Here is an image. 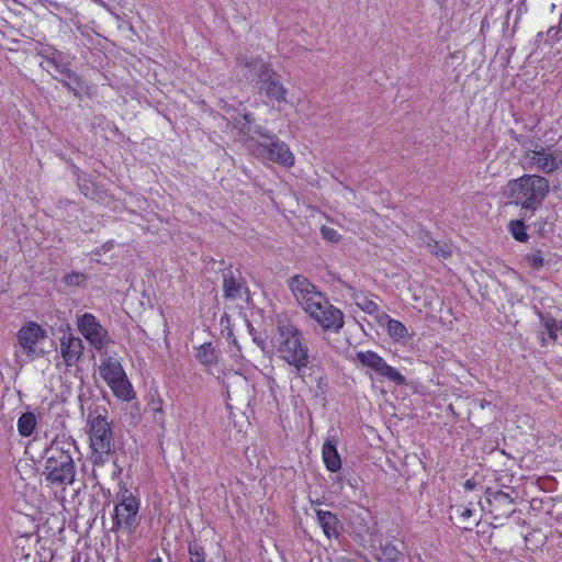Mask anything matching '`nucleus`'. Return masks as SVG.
Returning <instances> with one entry per match:
<instances>
[{
    "label": "nucleus",
    "instance_id": "obj_1",
    "mask_svg": "<svg viewBox=\"0 0 562 562\" xmlns=\"http://www.w3.org/2000/svg\"><path fill=\"white\" fill-rule=\"evenodd\" d=\"M236 67L247 82L256 83L259 94L279 104L286 102L288 88L271 64L260 57L238 55Z\"/></svg>",
    "mask_w": 562,
    "mask_h": 562
},
{
    "label": "nucleus",
    "instance_id": "obj_2",
    "mask_svg": "<svg viewBox=\"0 0 562 562\" xmlns=\"http://www.w3.org/2000/svg\"><path fill=\"white\" fill-rule=\"evenodd\" d=\"M75 454H79L76 440L66 434L56 435L44 449L45 480L55 485H71L76 476Z\"/></svg>",
    "mask_w": 562,
    "mask_h": 562
},
{
    "label": "nucleus",
    "instance_id": "obj_3",
    "mask_svg": "<svg viewBox=\"0 0 562 562\" xmlns=\"http://www.w3.org/2000/svg\"><path fill=\"white\" fill-rule=\"evenodd\" d=\"M550 191V181L540 175H524L507 182L503 194L510 204L520 207L521 213L532 215L541 207Z\"/></svg>",
    "mask_w": 562,
    "mask_h": 562
},
{
    "label": "nucleus",
    "instance_id": "obj_4",
    "mask_svg": "<svg viewBox=\"0 0 562 562\" xmlns=\"http://www.w3.org/2000/svg\"><path fill=\"white\" fill-rule=\"evenodd\" d=\"M276 348L280 358L293 367L297 375L304 376L312 357L307 345L303 341L301 330L294 324L289 321L278 323Z\"/></svg>",
    "mask_w": 562,
    "mask_h": 562
},
{
    "label": "nucleus",
    "instance_id": "obj_5",
    "mask_svg": "<svg viewBox=\"0 0 562 562\" xmlns=\"http://www.w3.org/2000/svg\"><path fill=\"white\" fill-rule=\"evenodd\" d=\"M115 506L112 515V531L124 528L127 533H133L139 525L138 512L140 502L125 485L121 486L115 495Z\"/></svg>",
    "mask_w": 562,
    "mask_h": 562
},
{
    "label": "nucleus",
    "instance_id": "obj_6",
    "mask_svg": "<svg viewBox=\"0 0 562 562\" xmlns=\"http://www.w3.org/2000/svg\"><path fill=\"white\" fill-rule=\"evenodd\" d=\"M248 148L257 159L271 161L284 167L294 165V156L288 144L277 135L270 136L267 140H256L255 137L247 138Z\"/></svg>",
    "mask_w": 562,
    "mask_h": 562
},
{
    "label": "nucleus",
    "instance_id": "obj_7",
    "mask_svg": "<svg viewBox=\"0 0 562 562\" xmlns=\"http://www.w3.org/2000/svg\"><path fill=\"white\" fill-rule=\"evenodd\" d=\"M77 327L83 338L102 355L108 353V347L113 344L109 330L101 325L92 313L77 315Z\"/></svg>",
    "mask_w": 562,
    "mask_h": 562
},
{
    "label": "nucleus",
    "instance_id": "obj_8",
    "mask_svg": "<svg viewBox=\"0 0 562 562\" xmlns=\"http://www.w3.org/2000/svg\"><path fill=\"white\" fill-rule=\"evenodd\" d=\"M317 324L323 331H331L338 334L345 324L344 313L334 306L327 296L324 301H317L308 311H305Z\"/></svg>",
    "mask_w": 562,
    "mask_h": 562
},
{
    "label": "nucleus",
    "instance_id": "obj_9",
    "mask_svg": "<svg viewBox=\"0 0 562 562\" xmlns=\"http://www.w3.org/2000/svg\"><path fill=\"white\" fill-rule=\"evenodd\" d=\"M521 166L524 169L552 175L562 167V153L538 145L529 155L522 156Z\"/></svg>",
    "mask_w": 562,
    "mask_h": 562
},
{
    "label": "nucleus",
    "instance_id": "obj_10",
    "mask_svg": "<svg viewBox=\"0 0 562 562\" xmlns=\"http://www.w3.org/2000/svg\"><path fill=\"white\" fill-rule=\"evenodd\" d=\"M88 425L91 448H99L102 453L104 449L108 450L113 447V431L104 414L99 413L98 409L90 413Z\"/></svg>",
    "mask_w": 562,
    "mask_h": 562
},
{
    "label": "nucleus",
    "instance_id": "obj_11",
    "mask_svg": "<svg viewBox=\"0 0 562 562\" xmlns=\"http://www.w3.org/2000/svg\"><path fill=\"white\" fill-rule=\"evenodd\" d=\"M356 359L363 367L370 368L380 376L387 379L396 385L406 384V378L400 373L395 368L389 366L386 361L375 351H358Z\"/></svg>",
    "mask_w": 562,
    "mask_h": 562
},
{
    "label": "nucleus",
    "instance_id": "obj_12",
    "mask_svg": "<svg viewBox=\"0 0 562 562\" xmlns=\"http://www.w3.org/2000/svg\"><path fill=\"white\" fill-rule=\"evenodd\" d=\"M288 286L304 311H308L317 301H324L326 296L325 293L318 291L316 285L302 274L291 277L288 280Z\"/></svg>",
    "mask_w": 562,
    "mask_h": 562
},
{
    "label": "nucleus",
    "instance_id": "obj_13",
    "mask_svg": "<svg viewBox=\"0 0 562 562\" xmlns=\"http://www.w3.org/2000/svg\"><path fill=\"white\" fill-rule=\"evenodd\" d=\"M288 286L304 311H308L317 301H324L326 296L325 293L318 291L316 285L302 274L291 277L288 280Z\"/></svg>",
    "mask_w": 562,
    "mask_h": 562
},
{
    "label": "nucleus",
    "instance_id": "obj_14",
    "mask_svg": "<svg viewBox=\"0 0 562 562\" xmlns=\"http://www.w3.org/2000/svg\"><path fill=\"white\" fill-rule=\"evenodd\" d=\"M45 337V330L35 322L26 323L18 333L19 345L31 360L44 356V350L36 345Z\"/></svg>",
    "mask_w": 562,
    "mask_h": 562
},
{
    "label": "nucleus",
    "instance_id": "obj_15",
    "mask_svg": "<svg viewBox=\"0 0 562 562\" xmlns=\"http://www.w3.org/2000/svg\"><path fill=\"white\" fill-rule=\"evenodd\" d=\"M65 333L60 338V353L67 367L75 366L83 355L85 346L80 337L75 336L67 323L61 327Z\"/></svg>",
    "mask_w": 562,
    "mask_h": 562
},
{
    "label": "nucleus",
    "instance_id": "obj_16",
    "mask_svg": "<svg viewBox=\"0 0 562 562\" xmlns=\"http://www.w3.org/2000/svg\"><path fill=\"white\" fill-rule=\"evenodd\" d=\"M486 501L491 506L490 512L494 515L495 519L502 517H510L515 509L512 508L514 504V499L509 496V494L503 491L493 492L491 488H487L485 492Z\"/></svg>",
    "mask_w": 562,
    "mask_h": 562
},
{
    "label": "nucleus",
    "instance_id": "obj_17",
    "mask_svg": "<svg viewBox=\"0 0 562 562\" xmlns=\"http://www.w3.org/2000/svg\"><path fill=\"white\" fill-rule=\"evenodd\" d=\"M317 522L321 526L327 539H338L344 530V526L337 514L329 510H323L314 507Z\"/></svg>",
    "mask_w": 562,
    "mask_h": 562
},
{
    "label": "nucleus",
    "instance_id": "obj_18",
    "mask_svg": "<svg viewBox=\"0 0 562 562\" xmlns=\"http://www.w3.org/2000/svg\"><path fill=\"white\" fill-rule=\"evenodd\" d=\"M223 276V293L224 297L228 300H235L241 297V291L246 288V281L238 272V276L235 274L232 267H227L222 272Z\"/></svg>",
    "mask_w": 562,
    "mask_h": 562
},
{
    "label": "nucleus",
    "instance_id": "obj_19",
    "mask_svg": "<svg viewBox=\"0 0 562 562\" xmlns=\"http://www.w3.org/2000/svg\"><path fill=\"white\" fill-rule=\"evenodd\" d=\"M322 457L326 469L336 473L341 470V458L337 450V439L335 437H328L322 448Z\"/></svg>",
    "mask_w": 562,
    "mask_h": 562
},
{
    "label": "nucleus",
    "instance_id": "obj_20",
    "mask_svg": "<svg viewBox=\"0 0 562 562\" xmlns=\"http://www.w3.org/2000/svg\"><path fill=\"white\" fill-rule=\"evenodd\" d=\"M52 61L49 66H52L59 75L71 79L78 83L79 75L76 72L72 66L71 57L63 52H60L57 56L50 58Z\"/></svg>",
    "mask_w": 562,
    "mask_h": 562
},
{
    "label": "nucleus",
    "instance_id": "obj_21",
    "mask_svg": "<svg viewBox=\"0 0 562 562\" xmlns=\"http://www.w3.org/2000/svg\"><path fill=\"white\" fill-rule=\"evenodd\" d=\"M99 372L108 385L111 384L112 381L125 378L126 374L122 364L112 357H108L102 361L99 367Z\"/></svg>",
    "mask_w": 562,
    "mask_h": 562
},
{
    "label": "nucleus",
    "instance_id": "obj_22",
    "mask_svg": "<svg viewBox=\"0 0 562 562\" xmlns=\"http://www.w3.org/2000/svg\"><path fill=\"white\" fill-rule=\"evenodd\" d=\"M536 314L538 315L540 323L542 324L544 331H541V346H547V339L544 335L547 334L549 338L555 342L558 339V330L562 328V322L559 324V322L552 317L549 313H543L540 310L536 311Z\"/></svg>",
    "mask_w": 562,
    "mask_h": 562
},
{
    "label": "nucleus",
    "instance_id": "obj_23",
    "mask_svg": "<svg viewBox=\"0 0 562 562\" xmlns=\"http://www.w3.org/2000/svg\"><path fill=\"white\" fill-rule=\"evenodd\" d=\"M380 325H385L390 337L395 341H404L407 336V328L397 319L392 318L385 312L378 316Z\"/></svg>",
    "mask_w": 562,
    "mask_h": 562
},
{
    "label": "nucleus",
    "instance_id": "obj_24",
    "mask_svg": "<svg viewBox=\"0 0 562 562\" xmlns=\"http://www.w3.org/2000/svg\"><path fill=\"white\" fill-rule=\"evenodd\" d=\"M221 351L215 349L212 342H204L196 349L195 358L204 367L217 366Z\"/></svg>",
    "mask_w": 562,
    "mask_h": 562
},
{
    "label": "nucleus",
    "instance_id": "obj_25",
    "mask_svg": "<svg viewBox=\"0 0 562 562\" xmlns=\"http://www.w3.org/2000/svg\"><path fill=\"white\" fill-rule=\"evenodd\" d=\"M109 386L113 391L115 396L123 401H131L135 395L132 383L128 381L126 374L125 378L112 381V383L109 384Z\"/></svg>",
    "mask_w": 562,
    "mask_h": 562
},
{
    "label": "nucleus",
    "instance_id": "obj_26",
    "mask_svg": "<svg viewBox=\"0 0 562 562\" xmlns=\"http://www.w3.org/2000/svg\"><path fill=\"white\" fill-rule=\"evenodd\" d=\"M352 297L357 306H359L364 313L372 315L378 319V316L382 313V311H380L379 305L374 301L370 300L362 292H355Z\"/></svg>",
    "mask_w": 562,
    "mask_h": 562
},
{
    "label": "nucleus",
    "instance_id": "obj_27",
    "mask_svg": "<svg viewBox=\"0 0 562 562\" xmlns=\"http://www.w3.org/2000/svg\"><path fill=\"white\" fill-rule=\"evenodd\" d=\"M36 426V417L32 412L23 413L18 419V431L22 437L33 434Z\"/></svg>",
    "mask_w": 562,
    "mask_h": 562
},
{
    "label": "nucleus",
    "instance_id": "obj_28",
    "mask_svg": "<svg viewBox=\"0 0 562 562\" xmlns=\"http://www.w3.org/2000/svg\"><path fill=\"white\" fill-rule=\"evenodd\" d=\"M526 216L524 215L520 220H513L508 224V231L512 234V236L519 243H526L529 239V235L527 234L526 229L527 226L524 222V218Z\"/></svg>",
    "mask_w": 562,
    "mask_h": 562
},
{
    "label": "nucleus",
    "instance_id": "obj_29",
    "mask_svg": "<svg viewBox=\"0 0 562 562\" xmlns=\"http://www.w3.org/2000/svg\"><path fill=\"white\" fill-rule=\"evenodd\" d=\"M381 554L385 562H404V554L392 542L381 546Z\"/></svg>",
    "mask_w": 562,
    "mask_h": 562
},
{
    "label": "nucleus",
    "instance_id": "obj_30",
    "mask_svg": "<svg viewBox=\"0 0 562 562\" xmlns=\"http://www.w3.org/2000/svg\"><path fill=\"white\" fill-rule=\"evenodd\" d=\"M189 562H212L207 560V554L204 547L196 540L188 544Z\"/></svg>",
    "mask_w": 562,
    "mask_h": 562
},
{
    "label": "nucleus",
    "instance_id": "obj_31",
    "mask_svg": "<svg viewBox=\"0 0 562 562\" xmlns=\"http://www.w3.org/2000/svg\"><path fill=\"white\" fill-rule=\"evenodd\" d=\"M508 134L522 147L524 155H529L535 149V146L539 145L533 138L522 134H517L514 130H509Z\"/></svg>",
    "mask_w": 562,
    "mask_h": 562
},
{
    "label": "nucleus",
    "instance_id": "obj_32",
    "mask_svg": "<svg viewBox=\"0 0 562 562\" xmlns=\"http://www.w3.org/2000/svg\"><path fill=\"white\" fill-rule=\"evenodd\" d=\"M427 246H428L430 254L435 255L436 257L447 259V258L451 257V255H452L451 246L446 243L440 244L439 241L431 239V241L428 243Z\"/></svg>",
    "mask_w": 562,
    "mask_h": 562
},
{
    "label": "nucleus",
    "instance_id": "obj_33",
    "mask_svg": "<svg viewBox=\"0 0 562 562\" xmlns=\"http://www.w3.org/2000/svg\"><path fill=\"white\" fill-rule=\"evenodd\" d=\"M54 79L57 80L59 83H61L63 87L66 88L70 93H72V95L75 98H77V99L82 98V94L80 93V89L82 88L85 81L81 76H79L78 83L71 79H70V81H68L64 78H58V77H54Z\"/></svg>",
    "mask_w": 562,
    "mask_h": 562
},
{
    "label": "nucleus",
    "instance_id": "obj_34",
    "mask_svg": "<svg viewBox=\"0 0 562 562\" xmlns=\"http://www.w3.org/2000/svg\"><path fill=\"white\" fill-rule=\"evenodd\" d=\"M87 280V274L78 271L66 273L63 277V282L68 286H82Z\"/></svg>",
    "mask_w": 562,
    "mask_h": 562
},
{
    "label": "nucleus",
    "instance_id": "obj_35",
    "mask_svg": "<svg viewBox=\"0 0 562 562\" xmlns=\"http://www.w3.org/2000/svg\"><path fill=\"white\" fill-rule=\"evenodd\" d=\"M255 123V116L250 112H245L241 115V119L237 121V125L239 127L240 133L244 135H248V138L251 137L252 125Z\"/></svg>",
    "mask_w": 562,
    "mask_h": 562
},
{
    "label": "nucleus",
    "instance_id": "obj_36",
    "mask_svg": "<svg viewBox=\"0 0 562 562\" xmlns=\"http://www.w3.org/2000/svg\"><path fill=\"white\" fill-rule=\"evenodd\" d=\"M92 454H91V462L94 467H102L109 461V457L112 453V448L104 449V452L101 453V449L99 448H91Z\"/></svg>",
    "mask_w": 562,
    "mask_h": 562
},
{
    "label": "nucleus",
    "instance_id": "obj_37",
    "mask_svg": "<svg viewBox=\"0 0 562 562\" xmlns=\"http://www.w3.org/2000/svg\"><path fill=\"white\" fill-rule=\"evenodd\" d=\"M525 261L535 270H539L544 266V258L539 249L526 255Z\"/></svg>",
    "mask_w": 562,
    "mask_h": 562
},
{
    "label": "nucleus",
    "instance_id": "obj_38",
    "mask_svg": "<svg viewBox=\"0 0 562 562\" xmlns=\"http://www.w3.org/2000/svg\"><path fill=\"white\" fill-rule=\"evenodd\" d=\"M251 135H252V137H255V135L258 136L259 137L258 140H267V139H270V136H276V134L273 132L269 131L267 128V126L258 124L256 122L252 125Z\"/></svg>",
    "mask_w": 562,
    "mask_h": 562
},
{
    "label": "nucleus",
    "instance_id": "obj_39",
    "mask_svg": "<svg viewBox=\"0 0 562 562\" xmlns=\"http://www.w3.org/2000/svg\"><path fill=\"white\" fill-rule=\"evenodd\" d=\"M321 235L323 239L329 243H338L341 238V235L336 229L328 226H322Z\"/></svg>",
    "mask_w": 562,
    "mask_h": 562
},
{
    "label": "nucleus",
    "instance_id": "obj_40",
    "mask_svg": "<svg viewBox=\"0 0 562 562\" xmlns=\"http://www.w3.org/2000/svg\"><path fill=\"white\" fill-rule=\"evenodd\" d=\"M247 328L249 334L252 336V341L262 350L266 351L267 341L262 338L254 328L252 324L249 321H246Z\"/></svg>",
    "mask_w": 562,
    "mask_h": 562
},
{
    "label": "nucleus",
    "instance_id": "obj_41",
    "mask_svg": "<svg viewBox=\"0 0 562 562\" xmlns=\"http://www.w3.org/2000/svg\"><path fill=\"white\" fill-rule=\"evenodd\" d=\"M59 53L60 50L52 46H42L37 49V55L41 56L48 65L52 61L50 58L57 56Z\"/></svg>",
    "mask_w": 562,
    "mask_h": 562
},
{
    "label": "nucleus",
    "instance_id": "obj_42",
    "mask_svg": "<svg viewBox=\"0 0 562 562\" xmlns=\"http://www.w3.org/2000/svg\"><path fill=\"white\" fill-rule=\"evenodd\" d=\"M560 32H561V26L560 25L551 26L547 31V34H546L547 37L544 38V43L548 44V45H552L555 42H558L560 40Z\"/></svg>",
    "mask_w": 562,
    "mask_h": 562
},
{
    "label": "nucleus",
    "instance_id": "obj_43",
    "mask_svg": "<svg viewBox=\"0 0 562 562\" xmlns=\"http://www.w3.org/2000/svg\"><path fill=\"white\" fill-rule=\"evenodd\" d=\"M78 186L81 191V193L87 198H93V184L88 181L87 179L79 178L78 179Z\"/></svg>",
    "mask_w": 562,
    "mask_h": 562
},
{
    "label": "nucleus",
    "instance_id": "obj_44",
    "mask_svg": "<svg viewBox=\"0 0 562 562\" xmlns=\"http://www.w3.org/2000/svg\"><path fill=\"white\" fill-rule=\"evenodd\" d=\"M130 415L133 418H139L140 417V406H139L138 403H134V404L131 405Z\"/></svg>",
    "mask_w": 562,
    "mask_h": 562
},
{
    "label": "nucleus",
    "instance_id": "obj_45",
    "mask_svg": "<svg viewBox=\"0 0 562 562\" xmlns=\"http://www.w3.org/2000/svg\"><path fill=\"white\" fill-rule=\"evenodd\" d=\"M460 512V516L464 519L470 518L473 516L474 510L472 508L465 507L462 510L458 509Z\"/></svg>",
    "mask_w": 562,
    "mask_h": 562
},
{
    "label": "nucleus",
    "instance_id": "obj_46",
    "mask_svg": "<svg viewBox=\"0 0 562 562\" xmlns=\"http://www.w3.org/2000/svg\"><path fill=\"white\" fill-rule=\"evenodd\" d=\"M476 486H477V483L473 479L467 480L464 482V488L467 491H473L476 488Z\"/></svg>",
    "mask_w": 562,
    "mask_h": 562
},
{
    "label": "nucleus",
    "instance_id": "obj_47",
    "mask_svg": "<svg viewBox=\"0 0 562 562\" xmlns=\"http://www.w3.org/2000/svg\"><path fill=\"white\" fill-rule=\"evenodd\" d=\"M228 339L231 340V342H232V344H233V345H234L238 350H240V347H239V345H238V342H237V339H236V337L233 335V333H232V331H229V333H228Z\"/></svg>",
    "mask_w": 562,
    "mask_h": 562
},
{
    "label": "nucleus",
    "instance_id": "obj_48",
    "mask_svg": "<svg viewBox=\"0 0 562 562\" xmlns=\"http://www.w3.org/2000/svg\"><path fill=\"white\" fill-rule=\"evenodd\" d=\"M337 482H339V483H344V482H346V483H347V484H349L350 486H353V484H352V482H351V480H350V479H342V477H338V479H337Z\"/></svg>",
    "mask_w": 562,
    "mask_h": 562
},
{
    "label": "nucleus",
    "instance_id": "obj_49",
    "mask_svg": "<svg viewBox=\"0 0 562 562\" xmlns=\"http://www.w3.org/2000/svg\"><path fill=\"white\" fill-rule=\"evenodd\" d=\"M310 501H311V504H312L313 506H314V505H315V506H319L321 504H323V502H322L321 499H315V501H314V499L310 498Z\"/></svg>",
    "mask_w": 562,
    "mask_h": 562
},
{
    "label": "nucleus",
    "instance_id": "obj_50",
    "mask_svg": "<svg viewBox=\"0 0 562 562\" xmlns=\"http://www.w3.org/2000/svg\"><path fill=\"white\" fill-rule=\"evenodd\" d=\"M543 37H544V33L543 32H539L537 34V41H541Z\"/></svg>",
    "mask_w": 562,
    "mask_h": 562
},
{
    "label": "nucleus",
    "instance_id": "obj_51",
    "mask_svg": "<svg viewBox=\"0 0 562 562\" xmlns=\"http://www.w3.org/2000/svg\"><path fill=\"white\" fill-rule=\"evenodd\" d=\"M116 468H117L116 471H114V473H113L114 475H119L122 472V468L121 467L116 465Z\"/></svg>",
    "mask_w": 562,
    "mask_h": 562
},
{
    "label": "nucleus",
    "instance_id": "obj_52",
    "mask_svg": "<svg viewBox=\"0 0 562 562\" xmlns=\"http://www.w3.org/2000/svg\"><path fill=\"white\" fill-rule=\"evenodd\" d=\"M151 562H162L161 558H156Z\"/></svg>",
    "mask_w": 562,
    "mask_h": 562
},
{
    "label": "nucleus",
    "instance_id": "obj_53",
    "mask_svg": "<svg viewBox=\"0 0 562 562\" xmlns=\"http://www.w3.org/2000/svg\"><path fill=\"white\" fill-rule=\"evenodd\" d=\"M103 248L104 249L110 248V245H103Z\"/></svg>",
    "mask_w": 562,
    "mask_h": 562
},
{
    "label": "nucleus",
    "instance_id": "obj_54",
    "mask_svg": "<svg viewBox=\"0 0 562 562\" xmlns=\"http://www.w3.org/2000/svg\"><path fill=\"white\" fill-rule=\"evenodd\" d=\"M103 248L104 249L110 248V245H103Z\"/></svg>",
    "mask_w": 562,
    "mask_h": 562
}]
</instances>
